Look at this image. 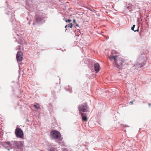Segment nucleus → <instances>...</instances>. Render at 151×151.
I'll return each mask as SVG.
<instances>
[{
  "label": "nucleus",
  "mask_w": 151,
  "mask_h": 151,
  "mask_svg": "<svg viewBox=\"0 0 151 151\" xmlns=\"http://www.w3.org/2000/svg\"><path fill=\"white\" fill-rule=\"evenodd\" d=\"M146 55L144 53H141L138 57L136 60V64L134 65V66L138 68H141L146 64Z\"/></svg>",
  "instance_id": "nucleus-1"
},
{
  "label": "nucleus",
  "mask_w": 151,
  "mask_h": 151,
  "mask_svg": "<svg viewBox=\"0 0 151 151\" xmlns=\"http://www.w3.org/2000/svg\"><path fill=\"white\" fill-rule=\"evenodd\" d=\"M45 14L41 12H37L35 15V21L33 23V25H35L36 24H42L45 22Z\"/></svg>",
  "instance_id": "nucleus-2"
},
{
  "label": "nucleus",
  "mask_w": 151,
  "mask_h": 151,
  "mask_svg": "<svg viewBox=\"0 0 151 151\" xmlns=\"http://www.w3.org/2000/svg\"><path fill=\"white\" fill-rule=\"evenodd\" d=\"M24 142L23 141H12V148L15 151H22L23 148Z\"/></svg>",
  "instance_id": "nucleus-3"
},
{
  "label": "nucleus",
  "mask_w": 151,
  "mask_h": 151,
  "mask_svg": "<svg viewBox=\"0 0 151 151\" xmlns=\"http://www.w3.org/2000/svg\"><path fill=\"white\" fill-rule=\"evenodd\" d=\"M113 59H114L115 61V67L118 68V70L121 69L123 66V63H124V61L122 59L116 60V56H112Z\"/></svg>",
  "instance_id": "nucleus-4"
},
{
  "label": "nucleus",
  "mask_w": 151,
  "mask_h": 151,
  "mask_svg": "<svg viewBox=\"0 0 151 151\" xmlns=\"http://www.w3.org/2000/svg\"><path fill=\"white\" fill-rule=\"evenodd\" d=\"M50 135L51 137L54 139H59L60 141H61L62 139L60 138L61 134L58 131L53 130L50 132Z\"/></svg>",
  "instance_id": "nucleus-5"
},
{
  "label": "nucleus",
  "mask_w": 151,
  "mask_h": 151,
  "mask_svg": "<svg viewBox=\"0 0 151 151\" xmlns=\"http://www.w3.org/2000/svg\"><path fill=\"white\" fill-rule=\"evenodd\" d=\"M78 109L80 111L87 112L88 111V108L87 104L84 103L79 105L78 106Z\"/></svg>",
  "instance_id": "nucleus-6"
},
{
  "label": "nucleus",
  "mask_w": 151,
  "mask_h": 151,
  "mask_svg": "<svg viewBox=\"0 0 151 151\" xmlns=\"http://www.w3.org/2000/svg\"><path fill=\"white\" fill-rule=\"evenodd\" d=\"M15 134L17 137L22 138L23 136V133L22 130L19 128H16L15 131Z\"/></svg>",
  "instance_id": "nucleus-7"
},
{
  "label": "nucleus",
  "mask_w": 151,
  "mask_h": 151,
  "mask_svg": "<svg viewBox=\"0 0 151 151\" xmlns=\"http://www.w3.org/2000/svg\"><path fill=\"white\" fill-rule=\"evenodd\" d=\"M1 145L5 148L7 149L8 151H9L10 150L9 147H10L11 149H12V142H11L9 141L4 142L2 143Z\"/></svg>",
  "instance_id": "nucleus-8"
},
{
  "label": "nucleus",
  "mask_w": 151,
  "mask_h": 151,
  "mask_svg": "<svg viewBox=\"0 0 151 151\" xmlns=\"http://www.w3.org/2000/svg\"><path fill=\"white\" fill-rule=\"evenodd\" d=\"M23 54L21 51H18L16 55V58L18 62L22 61Z\"/></svg>",
  "instance_id": "nucleus-9"
},
{
  "label": "nucleus",
  "mask_w": 151,
  "mask_h": 151,
  "mask_svg": "<svg viewBox=\"0 0 151 151\" xmlns=\"http://www.w3.org/2000/svg\"><path fill=\"white\" fill-rule=\"evenodd\" d=\"M94 70L96 73H98L100 70V66L98 63H96L94 65Z\"/></svg>",
  "instance_id": "nucleus-10"
},
{
  "label": "nucleus",
  "mask_w": 151,
  "mask_h": 151,
  "mask_svg": "<svg viewBox=\"0 0 151 151\" xmlns=\"http://www.w3.org/2000/svg\"><path fill=\"white\" fill-rule=\"evenodd\" d=\"M6 14L9 15L10 14H12L11 17L10 19V21L12 23H13L14 22H15V19L14 17V14H12L11 12H9V13H6Z\"/></svg>",
  "instance_id": "nucleus-11"
},
{
  "label": "nucleus",
  "mask_w": 151,
  "mask_h": 151,
  "mask_svg": "<svg viewBox=\"0 0 151 151\" xmlns=\"http://www.w3.org/2000/svg\"><path fill=\"white\" fill-rule=\"evenodd\" d=\"M85 114L84 113L81 112V114L82 115V119L83 121L86 122L87 120V119L86 116H84Z\"/></svg>",
  "instance_id": "nucleus-12"
},
{
  "label": "nucleus",
  "mask_w": 151,
  "mask_h": 151,
  "mask_svg": "<svg viewBox=\"0 0 151 151\" xmlns=\"http://www.w3.org/2000/svg\"><path fill=\"white\" fill-rule=\"evenodd\" d=\"M135 26V25L134 24L133 25V26L132 27L131 29L133 30L134 31V32H138L139 30V27L138 26L137 27V29L134 30V28Z\"/></svg>",
  "instance_id": "nucleus-13"
},
{
  "label": "nucleus",
  "mask_w": 151,
  "mask_h": 151,
  "mask_svg": "<svg viewBox=\"0 0 151 151\" xmlns=\"http://www.w3.org/2000/svg\"><path fill=\"white\" fill-rule=\"evenodd\" d=\"M33 106L36 109H40V105L38 103H36V104L34 105Z\"/></svg>",
  "instance_id": "nucleus-14"
},
{
  "label": "nucleus",
  "mask_w": 151,
  "mask_h": 151,
  "mask_svg": "<svg viewBox=\"0 0 151 151\" xmlns=\"http://www.w3.org/2000/svg\"><path fill=\"white\" fill-rule=\"evenodd\" d=\"M73 26V25L72 23L69 24L68 26V27H70V28H71Z\"/></svg>",
  "instance_id": "nucleus-15"
},
{
  "label": "nucleus",
  "mask_w": 151,
  "mask_h": 151,
  "mask_svg": "<svg viewBox=\"0 0 151 151\" xmlns=\"http://www.w3.org/2000/svg\"><path fill=\"white\" fill-rule=\"evenodd\" d=\"M64 18L65 19V22H71V20L70 19H68V20H66V19L65 18Z\"/></svg>",
  "instance_id": "nucleus-16"
},
{
  "label": "nucleus",
  "mask_w": 151,
  "mask_h": 151,
  "mask_svg": "<svg viewBox=\"0 0 151 151\" xmlns=\"http://www.w3.org/2000/svg\"><path fill=\"white\" fill-rule=\"evenodd\" d=\"M74 24H75L76 27H78V28H76L78 29V28H80L78 24L76 23H75Z\"/></svg>",
  "instance_id": "nucleus-17"
},
{
  "label": "nucleus",
  "mask_w": 151,
  "mask_h": 151,
  "mask_svg": "<svg viewBox=\"0 0 151 151\" xmlns=\"http://www.w3.org/2000/svg\"><path fill=\"white\" fill-rule=\"evenodd\" d=\"M63 151H68V150L66 148H63Z\"/></svg>",
  "instance_id": "nucleus-18"
},
{
  "label": "nucleus",
  "mask_w": 151,
  "mask_h": 151,
  "mask_svg": "<svg viewBox=\"0 0 151 151\" xmlns=\"http://www.w3.org/2000/svg\"><path fill=\"white\" fill-rule=\"evenodd\" d=\"M109 58L110 60H112L113 59L112 56H109Z\"/></svg>",
  "instance_id": "nucleus-19"
},
{
  "label": "nucleus",
  "mask_w": 151,
  "mask_h": 151,
  "mask_svg": "<svg viewBox=\"0 0 151 151\" xmlns=\"http://www.w3.org/2000/svg\"><path fill=\"white\" fill-rule=\"evenodd\" d=\"M73 22L74 23V24L76 23V20L75 19H73Z\"/></svg>",
  "instance_id": "nucleus-20"
},
{
  "label": "nucleus",
  "mask_w": 151,
  "mask_h": 151,
  "mask_svg": "<svg viewBox=\"0 0 151 151\" xmlns=\"http://www.w3.org/2000/svg\"><path fill=\"white\" fill-rule=\"evenodd\" d=\"M131 8V6H128L127 7V9H130Z\"/></svg>",
  "instance_id": "nucleus-21"
},
{
  "label": "nucleus",
  "mask_w": 151,
  "mask_h": 151,
  "mask_svg": "<svg viewBox=\"0 0 151 151\" xmlns=\"http://www.w3.org/2000/svg\"><path fill=\"white\" fill-rule=\"evenodd\" d=\"M148 105H149V107H150V106H151V104H150V103H149V104H148Z\"/></svg>",
  "instance_id": "nucleus-22"
},
{
  "label": "nucleus",
  "mask_w": 151,
  "mask_h": 151,
  "mask_svg": "<svg viewBox=\"0 0 151 151\" xmlns=\"http://www.w3.org/2000/svg\"><path fill=\"white\" fill-rule=\"evenodd\" d=\"M28 24L29 25H30L31 23H30V22H29L28 23Z\"/></svg>",
  "instance_id": "nucleus-23"
},
{
  "label": "nucleus",
  "mask_w": 151,
  "mask_h": 151,
  "mask_svg": "<svg viewBox=\"0 0 151 151\" xmlns=\"http://www.w3.org/2000/svg\"><path fill=\"white\" fill-rule=\"evenodd\" d=\"M68 27V26L67 25H66L65 26V28L66 29L67 28V27Z\"/></svg>",
  "instance_id": "nucleus-24"
},
{
  "label": "nucleus",
  "mask_w": 151,
  "mask_h": 151,
  "mask_svg": "<svg viewBox=\"0 0 151 151\" xmlns=\"http://www.w3.org/2000/svg\"><path fill=\"white\" fill-rule=\"evenodd\" d=\"M20 44H23V42H22H22H20Z\"/></svg>",
  "instance_id": "nucleus-25"
},
{
  "label": "nucleus",
  "mask_w": 151,
  "mask_h": 151,
  "mask_svg": "<svg viewBox=\"0 0 151 151\" xmlns=\"http://www.w3.org/2000/svg\"><path fill=\"white\" fill-rule=\"evenodd\" d=\"M129 103H132V104L133 103V101H131L129 102Z\"/></svg>",
  "instance_id": "nucleus-26"
},
{
  "label": "nucleus",
  "mask_w": 151,
  "mask_h": 151,
  "mask_svg": "<svg viewBox=\"0 0 151 151\" xmlns=\"http://www.w3.org/2000/svg\"><path fill=\"white\" fill-rule=\"evenodd\" d=\"M27 121L28 122H29V120L28 119H27Z\"/></svg>",
  "instance_id": "nucleus-27"
},
{
  "label": "nucleus",
  "mask_w": 151,
  "mask_h": 151,
  "mask_svg": "<svg viewBox=\"0 0 151 151\" xmlns=\"http://www.w3.org/2000/svg\"><path fill=\"white\" fill-rule=\"evenodd\" d=\"M114 51V53H116V51Z\"/></svg>",
  "instance_id": "nucleus-28"
},
{
  "label": "nucleus",
  "mask_w": 151,
  "mask_h": 151,
  "mask_svg": "<svg viewBox=\"0 0 151 151\" xmlns=\"http://www.w3.org/2000/svg\"><path fill=\"white\" fill-rule=\"evenodd\" d=\"M27 19L28 20V17H27Z\"/></svg>",
  "instance_id": "nucleus-29"
},
{
  "label": "nucleus",
  "mask_w": 151,
  "mask_h": 151,
  "mask_svg": "<svg viewBox=\"0 0 151 151\" xmlns=\"http://www.w3.org/2000/svg\"><path fill=\"white\" fill-rule=\"evenodd\" d=\"M71 92H72V91H70V93H71Z\"/></svg>",
  "instance_id": "nucleus-30"
}]
</instances>
